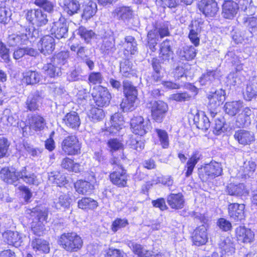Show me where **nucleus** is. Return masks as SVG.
I'll list each match as a JSON object with an SVG mask.
<instances>
[{
  "label": "nucleus",
  "mask_w": 257,
  "mask_h": 257,
  "mask_svg": "<svg viewBox=\"0 0 257 257\" xmlns=\"http://www.w3.org/2000/svg\"><path fill=\"white\" fill-rule=\"evenodd\" d=\"M169 23L166 22H156L153 29L150 30L147 35L148 46L152 52H155L159 39L170 36Z\"/></svg>",
  "instance_id": "1"
},
{
  "label": "nucleus",
  "mask_w": 257,
  "mask_h": 257,
  "mask_svg": "<svg viewBox=\"0 0 257 257\" xmlns=\"http://www.w3.org/2000/svg\"><path fill=\"white\" fill-rule=\"evenodd\" d=\"M59 243L64 249L68 251H77L82 246L81 238L74 232L63 233L59 239Z\"/></svg>",
  "instance_id": "2"
},
{
  "label": "nucleus",
  "mask_w": 257,
  "mask_h": 257,
  "mask_svg": "<svg viewBox=\"0 0 257 257\" xmlns=\"http://www.w3.org/2000/svg\"><path fill=\"white\" fill-rule=\"evenodd\" d=\"M110 163L112 165H116L119 169V170H117L116 169L115 171L109 175L111 182L119 187L126 186L128 176L126 174V170L123 169L121 160L114 158L111 160Z\"/></svg>",
  "instance_id": "3"
},
{
  "label": "nucleus",
  "mask_w": 257,
  "mask_h": 257,
  "mask_svg": "<svg viewBox=\"0 0 257 257\" xmlns=\"http://www.w3.org/2000/svg\"><path fill=\"white\" fill-rule=\"evenodd\" d=\"M32 217H34L32 225V231L38 236H41L45 230L43 222L47 217V211L45 209H42L40 207L33 208L31 212Z\"/></svg>",
  "instance_id": "4"
},
{
  "label": "nucleus",
  "mask_w": 257,
  "mask_h": 257,
  "mask_svg": "<svg viewBox=\"0 0 257 257\" xmlns=\"http://www.w3.org/2000/svg\"><path fill=\"white\" fill-rule=\"evenodd\" d=\"M27 22L37 27H42L48 22L47 15L40 8L27 9L23 12Z\"/></svg>",
  "instance_id": "5"
},
{
  "label": "nucleus",
  "mask_w": 257,
  "mask_h": 257,
  "mask_svg": "<svg viewBox=\"0 0 257 257\" xmlns=\"http://www.w3.org/2000/svg\"><path fill=\"white\" fill-rule=\"evenodd\" d=\"M222 171L220 163L215 161L211 162L199 170V176L202 181L206 182L209 179H213L220 175Z\"/></svg>",
  "instance_id": "6"
},
{
  "label": "nucleus",
  "mask_w": 257,
  "mask_h": 257,
  "mask_svg": "<svg viewBox=\"0 0 257 257\" xmlns=\"http://www.w3.org/2000/svg\"><path fill=\"white\" fill-rule=\"evenodd\" d=\"M61 149L65 155H75L80 153L81 146L76 137L68 136L62 141Z\"/></svg>",
  "instance_id": "7"
},
{
  "label": "nucleus",
  "mask_w": 257,
  "mask_h": 257,
  "mask_svg": "<svg viewBox=\"0 0 257 257\" xmlns=\"http://www.w3.org/2000/svg\"><path fill=\"white\" fill-rule=\"evenodd\" d=\"M151 109L153 119L161 122L168 110V105L163 101H154L151 102Z\"/></svg>",
  "instance_id": "8"
},
{
  "label": "nucleus",
  "mask_w": 257,
  "mask_h": 257,
  "mask_svg": "<svg viewBox=\"0 0 257 257\" xmlns=\"http://www.w3.org/2000/svg\"><path fill=\"white\" fill-rule=\"evenodd\" d=\"M55 40L50 35L43 37L38 43V50L45 56L51 55L55 49Z\"/></svg>",
  "instance_id": "9"
},
{
  "label": "nucleus",
  "mask_w": 257,
  "mask_h": 257,
  "mask_svg": "<svg viewBox=\"0 0 257 257\" xmlns=\"http://www.w3.org/2000/svg\"><path fill=\"white\" fill-rule=\"evenodd\" d=\"M233 137L238 144L242 146L249 145L255 140L253 132L243 129L236 131Z\"/></svg>",
  "instance_id": "10"
},
{
  "label": "nucleus",
  "mask_w": 257,
  "mask_h": 257,
  "mask_svg": "<svg viewBox=\"0 0 257 257\" xmlns=\"http://www.w3.org/2000/svg\"><path fill=\"white\" fill-rule=\"evenodd\" d=\"M198 7L199 10L208 17L215 16L219 10L217 4L214 0H201Z\"/></svg>",
  "instance_id": "11"
},
{
  "label": "nucleus",
  "mask_w": 257,
  "mask_h": 257,
  "mask_svg": "<svg viewBox=\"0 0 257 257\" xmlns=\"http://www.w3.org/2000/svg\"><path fill=\"white\" fill-rule=\"evenodd\" d=\"M93 97L96 105L103 107L109 104L111 95L106 88L98 86L97 93Z\"/></svg>",
  "instance_id": "12"
},
{
  "label": "nucleus",
  "mask_w": 257,
  "mask_h": 257,
  "mask_svg": "<svg viewBox=\"0 0 257 257\" xmlns=\"http://www.w3.org/2000/svg\"><path fill=\"white\" fill-rule=\"evenodd\" d=\"M148 121H144L143 117L138 116L133 117L131 120V126L132 132L136 135L143 136L147 132L148 129Z\"/></svg>",
  "instance_id": "13"
},
{
  "label": "nucleus",
  "mask_w": 257,
  "mask_h": 257,
  "mask_svg": "<svg viewBox=\"0 0 257 257\" xmlns=\"http://www.w3.org/2000/svg\"><path fill=\"white\" fill-rule=\"evenodd\" d=\"M209 103L208 107L210 109H216L225 100V92L222 89H220L210 94L208 96Z\"/></svg>",
  "instance_id": "14"
},
{
  "label": "nucleus",
  "mask_w": 257,
  "mask_h": 257,
  "mask_svg": "<svg viewBox=\"0 0 257 257\" xmlns=\"http://www.w3.org/2000/svg\"><path fill=\"white\" fill-rule=\"evenodd\" d=\"M238 10V4L232 1H225L222 6V16L227 19H233Z\"/></svg>",
  "instance_id": "15"
},
{
  "label": "nucleus",
  "mask_w": 257,
  "mask_h": 257,
  "mask_svg": "<svg viewBox=\"0 0 257 257\" xmlns=\"http://www.w3.org/2000/svg\"><path fill=\"white\" fill-rule=\"evenodd\" d=\"M68 30L67 23L62 22L60 19L54 22L51 29V33L54 34L55 37L58 39L66 38L68 36Z\"/></svg>",
  "instance_id": "16"
},
{
  "label": "nucleus",
  "mask_w": 257,
  "mask_h": 257,
  "mask_svg": "<svg viewBox=\"0 0 257 257\" xmlns=\"http://www.w3.org/2000/svg\"><path fill=\"white\" fill-rule=\"evenodd\" d=\"M42 100V97L39 91H37L31 93L25 102L26 108L31 111L39 110Z\"/></svg>",
  "instance_id": "17"
},
{
  "label": "nucleus",
  "mask_w": 257,
  "mask_h": 257,
  "mask_svg": "<svg viewBox=\"0 0 257 257\" xmlns=\"http://www.w3.org/2000/svg\"><path fill=\"white\" fill-rule=\"evenodd\" d=\"M192 238L196 245L200 246L205 244L208 239L206 227L202 225L196 228L193 233Z\"/></svg>",
  "instance_id": "18"
},
{
  "label": "nucleus",
  "mask_w": 257,
  "mask_h": 257,
  "mask_svg": "<svg viewBox=\"0 0 257 257\" xmlns=\"http://www.w3.org/2000/svg\"><path fill=\"white\" fill-rule=\"evenodd\" d=\"M244 205L243 204L230 203L228 205V214L230 217L236 221L244 218Z\"/></svg>",
  "instance_id": "19"
},
{
  "label": "nucleus",
  "mask_w": 257,
  "mask_h": 257,
  "mask_svg": "<svg viewBox=\"0 0 257 257\" xmlns=\"http://www.w3.org/2000/svg\"><path fill=\"white\" fill-rule=\"evenodd\" d=\"M189 30V38L195 46H198L200 43L199 35L201 32V24L197 21L192 22L188 27Z\"/></svg>",
  "instance_id": "20"
},
{
  "label": "nucleus",
  "mask_w": 257,
  "mask_h": 257,
  "mask_svg": "<svg viewBox=\"0 0 257 257\" xmlns=\"http://www.w3.org/2000/svg\"><path fill=\"white\" fill-rule=\"evenodd\" d=\"M4 241L9 245H12L16 247L21 245L22 237L17 231L8 230L3 234Z\"/></svg>",
  "instance_id": "21"
},
{
  "label": "nucleus",
  "mask_w": 257,
  "mask_h": 257,
  "mask_svg": "<svg viewBox=\"0 0 257 257\" xmlns=\"http://www.w3.org/2000/svg\"><path fill=\"white\" fill-rule=\"evenodd\" d=\"M19 117L15 112H13L9 109H6L1 118V123L6 126H16Z\"/></svg>",
  "instance_id": "22"
},
{
  "label": "nucleus",
  "mask_w": 257,
  "mask_h": 257,
  "mask_svg": "<svg viewBox=\"0 0 257 257\" xmlns=\"http://www.w3.org/2000/svg\"><path fill=\"white\" fill-rule=\"evenodd\" d=\"M226 191L230 195L237 196H245L248 194L247 189L243 183L230 184L226 186Z\"/></svg>",
  "instance_id": "23"
},
{
  "label": "nucleus",
  "mask_w": 257,
  "mask_h": 257,
  "mask_svg": "<svg viewBox=\"0 0 257 257\" xmlns=\"http://www.w3.org/2000/svg\"><path fill=\"white\" fill-rule=\"evenodd\" d=\"M236 234L238 240L244 243L251 242L254 238L253 232L244 226H239L236 229Z\"/></svg>",
  "instance_id": "24"
},
{
  "label": "nucleus",
  "mask_w": 257,
  "mask_h": 257,
  "mask_svg": "<svg viewBox=\"0 0 257 257\" xmlns=\"http://www.w3.org/2000/svg\"><path fill=\"white\" fill-rule=\"evenodd\" d=\"M72 197V193L70 192L60 195L54 201V207L58 209L68 208L73 200Z\"/></svg>",
  "instance_id": "25"
},
{
  "label": "nucleus",
  "mask_w": 257,
  "mask_h": 257,
  "mask_svg": "<svg viewBox=\"0 0 257 257\" xmlns=\"http://www.w3.org/2000/svg\"><path fill=\"white\" fill-rule=\"evenodd\" d=\"M124 55L128 57L130 55H135L138 52L137 42L135 38L131 36L125 37Z\"/></svg>",
  "instance_id": "26"
},
{
  "label": "nucleus",
  "mask_w": 257,
  "mask_h": 257,
  "mask_svg": "<svg viewBox=\"0 0 257 257\" xmlns=\"http://www.w3.org/2000/svg\"><path fill=\"white\" fill-rule=\"evenodd\" d=\"M76 192L80 194L87 195L91 193L94 189V186L90 182L79 180L74 184Z\"/></svg>",
  "instance_id": "27"
},
{
  "label": "nucleus",
  "mask_w": 257,
  "mask_h": 257,
  "mask_svg": "<svg viewBox=\"0 0 257 257\" xmlns=\"http://www.w3.org/2000/svg\"><path fill=\"white\" fill-rule=\"evenodd\" d=\"M167 202L173 209H179L184 206V200L182 194H171L167 197Z\"/></svg>",
  "instance_id": "28"
},
{
  "label": "nucleus",
  "mask_w": 257,
  "mask_h": 257,
  "mask_svg": "<svg viewBox=\"0 0 257 257\" xmlns=\"http://www.w3.org/2000/svg\"><path fill=\"white\" fill-rule=\"evenodd\" d=\"M29 41V36L27 34H13L9 36L8 43L10 46L27 44Z\"/></svg>",
  "instance_id": "29"
},
{
  "label": "nucleus",
  "mask_w": 257,
  "mask_h": 257,
  "mask_svg": "<svg viewBox=\"0 0 257 257\" xmlns=\"http://www.w3.org/2000/svg\"><path fill=\"white\" fill-rule=\"evenodd\" d=\"M63 122L68 127L75 129L80 124V119L77 112L71 111L68 113L63 119Z\"/></svg>",
  "instance_id": "30"
},
{
  "label": "nucleus",
  "mask_w": 257,
  "mask_h": 257,
  "mask_svg": "<svg viewBox=\"0 0 257 257\" xmlns=\"http://www.w3.org/2000/svg\"><path fill=\"white\" fill-rule=\"evenodd\" d=\"M62 7L70 16L77 14L80 9V4L77 0H64Z\"/></svg>",
  "instance_id": "31"
},
{
  "label": "nucleus",
  "mask_w": 257,
  "mask_h": 257,
  "mask_svg": "<svg viewBox=\"0 0 257 257\" xmlns=\"http://www.w3.org/2000/svg\"><path fill=\"white\" fill-rule=\"evenodd\" d=\"M219 72L217 69L207 70L199 78V82L202 85H210L214 81L218 78Z\"/></svg>",
  "instance_id": "32"
},
{
  "label": "nucleus",
  "mask_w": 257,
  "mask_h": 257,
  "mask_svg": "<svg viewBox=\"0 0 257 257\" xmlns=\"http://www.w3.org/2000/svg\"><path fill=\"white\" fill-rule=\"evenodd\" d=\"M218 246L221 249V253L229 255L234 252V247L231 239L227 237L221 238L218 243Z\"/></svg>",
  "instance_id": "33"
},
{
  "label": "nucleus",
  "mask_w": 257,
  "mask_h": 257,
  "mask_svg": "<svg viewBox=\"0 0 257 257\" xmlns=\"http://www.w3.org/2000/svg\"><path fill=\"white\" fill-rule=\"evenodd\" d=\"M110 123L109 131L110 133H115V130L118 131L124 126L123 117L119 113H115L111 117Z\"/></svg>",
  "instance_id": "34"
},
{
  "label": "nucleus",
  "mask_w": 257,
  "mask_h": 257,
  "mask_svg": "<svg viewBox=\"0 0 257 257\" xmlns=\"http://www.w3.org/2000/svg\"><path fill=\"white\" fill-rule=\"evenodd\" d=\"M196 126L200 130L207 131L210 127V121L208 117L204 114V112L197 113L193 119Z\"/></svg>",
  "instance_id": "35"
},
{
  "label": "nucleus",
  "mask_w": 257,
  "mask_h": 257,
  "mask_svg": "<svg viewBox=\"0 0 257 257\" xmlns=\"http://www.w3.org/2000/svg\"><path fill=\"white\" fill-rule=\"evenodd\" d=\"M20 179L29 184L35 185L38 182L36 175L28 171L26 167L18 171V180Z\"/></svg>",
  "instance_id": "36"
},
{
  "label": "nucleus",
  "mask_w": 257,
  "mask_h": 257,
  "mask_svg": "<svg viewBox=\"0 0 257 257\" xmlns=\"http://www.w3.org/2000/svg\"><path fill=\"white\" fill-rule=\"evenodd\" d=\"M114 14L118 20L128 22L133 17V11L129 7H120L114 10Z\"/></svg>",
  "instance_id": "37"
},
{
  "label": "nucleus",
  "mask_w": 257,
  "mask_h": 257,
  "mask_svg": "<svg viewBox=\"0 0 257 257\" xmlns=\"http://www.w3.org/2000/svg\"><path fill=\"white\" fill-rule=\"evenodd\" d=\"M61 166L62 168L68 171L75 173L80 172L82 170L79 163H75L73 160L67 157L62 160Z\"/></svg>",
  "instance_id": "38"
},
{
  "label": "nucleus",
  "mask_w": 257,
  "mask_h": 257,
  "mask_svg": "<svg viewBox=\"0 0 257 257\" xmlns=\"http://www.w3.org/2000/svg\"><path fill=\"white\" fill-rule=\"evenodd\" d=\"M1 178L7 183L14 184L18 180V171L12 172L8 168H3L1 171Z\"/></svg>",
  "instance_id": "39"
},
{
  "label": "nucleus",
  "mask_w": 257,
  "mask_h": 257,
  "mask_svg": "<svg viewBox=\"0 0 257 257\" xmlns=\"http://www.w3.org/2000/svg\"><path fill=\"white\" fill-rule=\"evenodd\" d=\"M29 120L30 128L36 131L43 130L46 124L44 118L36 114L33 115Z\"/></svg>",
  "instance_id": "40"
},
{
  "label": "nucleus",
  "mask_w": 257,
  "mask_h": 257,
  "mask_svg": "<svg viewBox=\"0 0 257 257\" xmlns=\"http://www.w3.org/2000/svg\"><path fill=\"white\" fill-rule=\"evenodd\" d=\"M243 107L240 101H233L226 102L224 106L225 112L231 116L235 115Z\"/></svg>",
  "instance_id": "41"
},
{
  "label": "nucleus",
  "mask_w": 257,
  "mask_h": 257,
  "mask_svg": "<svg viewBox=\"0 0 257 257\" xmlns=\"http://www.w3.org/2000/svg\"><path fill=\"white\" fill-rule=\"evenodd\" d=\"M243 96L246 100L250 101L257 96V81L252 80L247 85L243 92Z\"/></svg>",
  "instance_id": "42"
},
{
  "label": "nucleus",
  "mask_w": 257,
  "mask_h": 257,
  "mask_svg": "<svg viewBox=\"0 0 257 257\" xmlns=\"http://www.w3.org/2000/svg\"><path fill=\"white\" fill-rule=\"evenodd\" d=\"M97 10L96 4L90 1L83 6V13L82 18L86 20L92 18Z\"/></svg>",
  "instance_id": "43"
},
{
  "label": "nucleus",
  "mask_w": 257,
  "mask_h": 257,
  "mask_svg": "<svg viewBox=\"0 0 257 257\" xmlns=\"http://www.w3.org/2000/svg\"><path fill=\"white\" fill-rule=\"evenodd\" d=\"M201 156V153L199 151H195L193 152L191 158L187 163V170L185 173L186 177H189L192 174L196 164L200 159Z\"/></svg>",
  "instance_id": "44"
},
{
  "label": "nucleus",
  "mask_w": 257,
  "mask_h": 257,
  "mask_svg": "<svg viewBox=\"0 0 257 257\" xmlns=\"http://www.w3.org/2000/svg\"><path fill=\"white\" fill-rule=\"evenodd\" d=\"M101 50L104 54H111L115 50L114 45V39L112 36L107 38L104 37L103 43L101 46Z\"/></svg>",
  "instance_id": "45"
},
{
  "label": "nucleus",
  "mask_w": 257,
  "mask_h": 257,
  "mask_svg": "<svg viewBox=\"0 0 257 257\" xmlns=\"http://www.w3.org/2000/svg\"><path fill=\"white\" fill-rule=\"evenodd\" d=\"M196 50L192 46H186L179 52V57L182 60L190 61L193 59L196 55Z\"/></svg>",
  "instance_id": "46"
},
{
  "label": "nucleus",
  "mask_w": 257,
  "mask_h": 257,
  "mask_svg": "<svg viewBox=\"0 0 257 257\" xmlns=\"http://www.w3.org/2000/svg\"><path fill=\"white\" fill-rule=\"evenodd\" d=\"M241 23L252 33L257 31V18L254 17L243 16L240 18Z\"/></svg>",
  "instance_id": "47"
},
{
  "label": "nucleus",
  "mask_w": 257,
  "mask_h": 257,
  "mask_svg": "<svg viewBox=\"0 0 257 257\" xmlns=\"http://www.w3.org/2000/svg\"><path fill=\"white\" fill-rule=\"evenodd\" d=\"M43 69L47 75L51 78L58 77L62 74L61 68L59 66L54 64L51 61L50 63L44 65Z\"/></svg>",
  "instance_id": "48"
},
{
  "label": "nucleus",
  "mask_w": 257,
  "mask_h": 257,
  "mask_svg": "<svg viewBox=\"0 0 257 257\" xmlns=\"http://www.w3.org/2000/svg\"><path fill=\"white\" fill-rule=\"evenodd\" d=\"M123 93L126 98L137 99L138 91L133 86L132 82L128 80H124L122 82Z\"/></svg>",
  "instance_id": "49"
},
{
  "label": "nucleus",
  "mask_w": 257,
  "mask_h": 257,
  "mask_svg": "<svg viewBox=\"0 0 257 257\" xmlns=\"http://www.w3.org/2000/svg\"><path fill=\"white\" fill-rule=\"evenodd\" d=\"M48 179L52 183L58 186H63L67 183L65 176L59 172H52L49 174Z\"/></svg>",
  "instance_id": "50"
},
{
  "label": "nucleus",
  "mask_w": 257,
  "mask_h": 257,
  "mask_svg": "<svg viewBox=\"0 0 257 257\" xmlns=\"http://www.w3.org/2000/svg\"><path fill=\"white\" fill-rule=\"evenodd\" d=\"M69 56V52L67 51H61L54 55L50 60L54 64L59 66L60 68L62 65L65 64L68 61Z\"/></svg>",
  "instance_id": "51"
},
{
  "label": "nucleus",
  "mask_w": 257,
  "mask_h": 257,
  "mask_svg": "<svg viewBox=\"0 0 257 257\" xmlns=\"http://www.w3.org/2000/svg\"><path fill=\"white\" fill-rule=\"evenodd\" d=\"M97 206V202L90 197H84L78 201V207L82 209H94Z\"/></svg>",
  "instance_id": "52"
},
{
  "label": "nucleus",
  "mask_w": 257,
  "mask_h": 257,
  "mask_svg": "<svg viewBox=\"0 0 257 257\" xmlns=\"http://www.w3.org/2000/svg\"><path fill=\"white\" fill-rule=\"evenodd\" d=\"M42 79L41 74L35 71H29L26 73L24 80L27 84L34 85L38 83Z\"/></svg>",
  "instance_id": "53"
},
{
  "label": "nucleus",
  "mask_w": 257,
  "mask_h": 257,
  "mask_svg": "<svg viewBox=\"0 0 257 257\" xmlns=\"http://www.w3.org/2000/svg\"><path fill=\"white\" fill-rule=\"evenodd\" d=\"M32 246L35 250L42 251L44 253H48L50 247L48 243L41 238H36L32 242Z\"/></svg>",
  "instance_id": "54"
},
{
  "label": "nucleus",
  "mask_w": 257,
  "mask_h": 257,
  "mask_svg": "<svg viewBox=\"0 0 257 257\" xmlns=\"http://www.w3.org/2000/svg\"><path fill=\"white\" fill-rule=\"evenodd\" d=\"M246 5L241 9L247 16H252L257 12V0H243Z\"/></svg>",
  "instance_id": "55"
},
{
  "label": "nucleus",
  "mask_w": 257,
  "mask_h": 257,
  "mask_svg": "<svg viewBox=\"0 0 257 257\" xmlns=\"http://www.w3.org/2000/svg\"><path fill=\"white\" fill-rule=\"evenodd\" d=\"M133 63L128 59H125L120 63V72L126 77L133 75Z\"/></svg>",
  "instance_id": "56"
},
{
  "label": "nucleus",
  "mask_w": 257,
  "mask_h": 257,
  "mask_svg": "<svg viewBox=\"0 0 257 257\" xmlns=\"http://www.w3.org/2000/svg\"><path fill=\"white\" fill-rule=\"evenodd\" d=\"M256 164L252 161H248L244 162L243 166V176L244 178L251 177L255 170Z\"/></svg>",
  "instance_id": "57"
},
{
  "label": "nucleus",
  "mask_w": 257,
  "mask_h": 257,
  "mask_svg": "<svg viewBox=\"0 0 257 257\" xmlns=\"http://www.w3.org/2000/svg\"><path fill=\"white\" fill-rule=\"evenodd\" d=\"M77 34L86 43H89L90 40L95 36V33L93 31L88 30L83 26L79 28L77 30Z\"/></svg>",
  "instance_id": "58"
},
{
  "label": "nucleus",
  "mask_w": 257,
  "mask_h": 257,
  "mask_svg": "<svg viewBox=\"0 0 257 257\" xmlns=\"http://www.w3.org/2000/svg\"><path fill=\"white\" fill-rule=\"evenodd\" d=\"M34 4L37 6L43 9L45 12L52 13L54 12V5L48 0H35Z\"/></svg>",
  "instance_id": "59"
},
{
  "label": "nucleus",
  "mask_w": 257,
  "mask_h": 257,
  "mask_svg": "<svg viewBox=\"0 0 257 257\" xmlns=\"http://www.w3.org/2000/svg\"><path fill=\"white\" fill-rule=\"evenodd\" d=\"M104 116V113L102 109L96 107L92 108L88 113L89 118L93 121H100Z\"/></svg>",
  "instance_id": "60"
},
{
  "label": "nucleus",
  "mask_w": 257,
  "mask_h": 257,
  "mask_svg": "<svg viewBox=\"0 0 257 257\" xmlns=\"http://www.w3.org/2000/svg\"><path fill=\"white\" fill-rule=\"evenodd\" d=\"M242 82V80L239 75L237 72L230 73L226 77V83L227 85L230 86H236L241 84Z\"/></svg>",
  "instance_id": "61"
},
{
  "label": "nucleus",
  "mask_w": 257,
  "mask_h": 257,
  "mask_svg": "<svg viewBox=\"0 0 257 257\" xmlns=\"http://www.w3.org/2000/svg\"><path fill=\"white\" fill-rule=\"evenodd\" d=\"M128 224V221L126 218H116L112 223L111 229L113 232H116L119 229L125 227Z\"/></svg>",
  "instance_id": "62"
},
{
  "label": "nucleus",
  "mask_w": 257,
  "mask_h": 257,
  "mask_svg": "<svg viewBox=\"0 0 257 257\" xmlns=\"http://www.w3.org/2000/svg\"><path fill=\"white\" fill-rule=\"evenodd\" d=\"M135 99H130L125 97L120 104V107L124 112L132 111L135 108Z\"/></svg>",
  "instance_id": "63"
},
{
  "label": "nucleus",
  "mask_w": 257,
  "mask_h": 257,
  "mask_svg": "<svg viewBox=\"0 0 257 257\" xmlns=\"http://www.w3.org/2000/svg\"><path fill=\"white\" fill-rule=\"evenodd\" d=\"M128 245L133 251L138 255V257H144L146 251H147L141 244L134 242L130 241L128 243Z\"/></svg>",
  "instance_id": "64"
}]
</instances>
